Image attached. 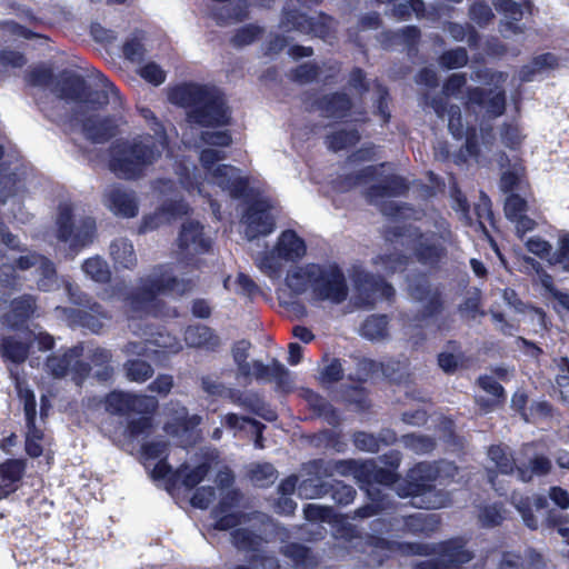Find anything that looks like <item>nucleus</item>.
<instances>
[{
  "label": "nucleus",
  "mask_w": 569,
  "mask_h": 569,
  "mask_svg": "<svg viewBox=\"0 0 569 569\" xmlns=\"http://www.w3.org/2000/svg\"><path fill=\"white\" fill-rule=\"evenodd\" d=\"M388 468H378L373 460L353 461L338 460L326 465L325 475L333 477H353L360 488L366 487L367 495L371 501L370 506L360 508L357 513L361 518L371 517L383 510L381 492L375 485H395L399 497L412 498V505L418 508L437 509L446 506V498L436 490L438 485H443L447 479L455 478L458 473L457 467L450 462L440 463L421 462L413 467L405 482L397 483L396 470L400 465V453L391 452L385 457Z\"/></svg>",
  "instance_id": "nucleus-1"
},
{
  "label": "nucleus",
  "mask_w": 569,
  "mask_h": 569,
  "mask_svg": "<svg viewBox=\"0 0 569 569\" xmlns=\"http://www.w3.org/2000/svg\"><path fill=\"white\" fill-rule=\"evenodd\" d=\"M231 141L227 130L201 131L199 142L194 146L201 148L200 163L204 178L200 179L196 174L197 169L190 162L180 161L176 169L179 186L190 196L211 198L216 189H219L231 198L247 197L249 179L238 168L219 163L226 159V152L216 148L228 147Z\"/></svg>",
  "instance_id": "nucleus-2"
},
{
  "label": "nucleus",
  "mask_w": 569,
  "mask_h": 569,
  "mask_svg": "<svg viewBox=\"0 0 569 569\" xmlns=\"http://www.w3.org/2000/svg\"><path fill=\"white\" fill-rule=\"evenodd\" d=\"M53 91L66 102L77 104L84 117L82 131L94 142L108 140L126 124L123 101L114 86L107 80L101 82V89H93L82 77L70 74L63 77Z\"/></svg>",
  "instance_id": "nucleus-3"
},
{
  "label": "nucleus",
  "mask_w": 569,
  "mask_h": 569,
  "mask_svg": "<svg viewBox=\"0 0 569 569\" xmlns=\"http://www.w3.org/2000/svg\"><path fill=\"white\" fill-rule=\"evenodd\" d=\"M141 117L152 122L153 134H136L113 143L110 151V170L123 179H134L144 173L167 149V136L153 112L139 108Z\"/></svg>",
  "instance_id": "nucleus-4"
},
{
  "label": "nucleus",
  "mask_w": 569,
  "mask_h": 569,
  "mask_svg": "<svg viewBox=\"0 0 569 569\" xmlns=\"http://www.w3.org/2000/svg\"><path fill=\"white\" fill-rule=\"evenodd\" d=\"M284 284L295 296H307L311 302L341 303L348 296L346 278L335 263L295 264L284 277Z\"/></svg>",
  "instance_id": "nucleus-5"
},
{
  "label": "nucleus",
  "mask_w": 569,
  "mask_h": 569,
  "mask_svg": "<svg viewBox=\"0 0 569 569\" xmlns=\"http://www.w3.org/2000/svg\"><path fill=\"white\" fill-rule=\"evenodd\" d=\"M182 269V262L176 266H161L153 269L146 278H142L138 291L124 298V308L129 319L157 315V297L159 295L179 296L187 292L192 282L189 278H178L183 273Z\"/></svg>",
  "instance_id": "nucleus-6"
},
{
  "label": "nucleus",
  "mask_w": 569,
  "mask_h": 569,
  "mask_svg": "<svg viewBox=\"0 0 569 569\" xmlns=\"http://www.w3.org/2000/svg\"><path fill=\"white\" fill-rule=\"evenodd\" d=\"M169 100L189 109L188 122L190 124L214 128L228 123V109L216 89L186 83L173 88L169 93Z\"/></svg>",
  "instance_id": "nucleus-7"
},
{
  "label": "nucleus",
  "mask_w": 569,
  "mask_h": 569,
  "mask_svg": "<svg viewBox=\"0 0 569 569\" xmlns=\"http://www.w3.org/2000/svg\"><path fill=\"white\" fill-rule=\"evenodd\" d=\"M166 452L167 443L163 441L150 442L143 447L146 467L151 470V475L154 479L167 480L172 485L177 481H181L186 488H193L207 476L209 471V466L207 463H202L193 468L184 465L173 471L163 460Z\"/></svg>",
  "instance_id": "nucleus-8"
},
{
  "label": "nucleus",
  "mask_w": 569,
  "mask_h": 569,
  "mask_svg": "<svg viewBox=\"0 0 569 569\" xmlns=\"http://www.w3.org/2000/svg\"><path fill=\"white\" fill-rule=\"evenodd\" d=\"M307 246L295 231L286 230L278 237L272 250L254 259L257 268L270 279H279L282 262H296L306 256Z\"/></svg>",
  "instance_id": "nucleus-9"
},
{
  "label": "nucleus",
  "mask_w": 569,
  "mask_h": 569,
  "mask_svg": "<svg viewBox=\"0 0 569 569\" xmlns=\"http://www.w3.org/2000/svg\"><path fill=\"white\" fill-rule=\"evenodd\" d=\"M157 407V400L153 397L136 396L121 391H113L106 398V409L112 413L119 415H140L136 419H131L128 423L127 431L129 437H137L150 427L148 417Z\"/></svg>",
  "instance_id": "nucleus-10"
},
{
  "label": "nucleus",
  "mask_w": 569,
  "mask_h": 569,
  "mask_svg": "<svg viewBox=\"0 0 569 569\" xmlns=\"http://www.w3.org/2000/svg\"><path fill=\"white\" fill-rule=\"evenodd\" d=\"M250 348L251 343L246 340L238 341L232 348L238 379L242 378L244 381L274 379L283 388L292 385L291 375L283 365L274 361L272 366L268 367L259 360L249 361Z\"/></svg>",
  "instance_id": "nucleus-11"
},
{
  "label": "nucleus",
  "mask_w": 569,
  "mask_h": 569,
  "mask_svg": "<svg viewBox=\"0 0 569 569\" xmlns=\"http://www.w3.org/2000/svg\"><path fill=\"white\" fill-rule=\"evenodd\" d=\"M81 358H91L93 362L103 363L110 358L104 349H91L84 346H77L69 350L63 357H51L48 359L47 368L56 378L71 376L72 380L79 383L90 371L89 365Z\"/></svg>",
  "instance_id": "nucleus-12"
},
{
  "label": "nucleus",
  "mask_w": 569,
  "mask_h": 569,
  "mask_svg": "<svg viewBox=\"0 0 569 569\" xmlns=\"http://www.w3.org/2000/svg\"><path fill=\"white\" fill-rule=\"evenodd\" d=\"M214 482L220 497L217 508L213 509L212 516L214 527L220 530H228L247 522V516L238 510V492L232 489L233 476L229 469L221 470Z\"/></svg>",
  "instance_id": "nucleus-13"
},
{
  "label": "nucleus",
  "mask_w": 569,
  "mask_h": 569,
  "mask_svg": "<svg viewBox=\"0 0 569 569\" xmlns=\"http://www.w3.org/2000/svg\"><path fill=\"white\" fill-rule=\"evenodd\" d=\"M154 190L164 198L162 206L153 213L143 217L140 230L147 232L177 219L188 212V204L180 199L178 186L171 180H158Z\"/></svg>",
  "instance_id": "nucleus-14"
},
{
  "label": "nucleus",
  "mask_w": 569,
  "mask_h": 569,
  "mask_svg": "<svg viewBox=\"0 0 569 569\" xmlns=\"http://www.w3.org/2000/svg\"><path fill=\"white\" fill-rule=\"evenodd\" d=\"M488 86L493 88L489 89L485 94V89H476L469 92V103L472 108H479L480 112H485L488 119L497 118L505 111L506 98L502 84L507 80V74L503 72H477V79H487Z\"/></svg>",
  "instance_id": "nucleus-15"
},
{
  "label": "nucleus",
  "mask_w": 569,
  "mask_h": 569,
  "mask_svg": "<svg viewBox=\"0 0 569 569\" xmlns=\"http://www.w3.org/2000/svg\"><path fill=\"white\" fill-rule=\"evenodd\" d=\"M74 207L70 202H62L58 208L57 216V237L60 241L76 249L87 244L94 231V220L91 218L83 219L80 224L73 221Z\"/></svg>",
  "instance_id": "nucleus-16"
},
{
  "label": "nucleus",
  "mask_w": 569,
  "mask_h": 569,
  "mask_svg": "<svg viewBox=\"0 0 569 569\" xmlns=\"http://www.w3.org/2000/svg\"><path fill=\"white\" fill-rule=\"evenodd\" d=\"M395 229H400V232L395 234L396 244L413 250L425 264L432 266L439 260L442 249L436 243L435 232L421 233V227L412 224L395 226Z\"/></svg>",
  "instance_id": "nucleus-17"
},
{
  "label": "nucleus",
  "mask_w": 569,
  "mask_h": 569,
  "mask_svg": "<svg viewBox=\"0 0 569 569\" xmlns=\"http://www.w3.org/2000/svg\"><path fill=\"white\" fill-rule=\"evenodd\" d=\"M17 389L24 402V415L27 420L26 432V451L30 457L37 458L44 452L46 446L49 443L44 435L43 428L37 422L36 418V399L32 390L22 388L18 382Z\"/></svg>",
  "instance_id": "nucleus-18"
},
{
  "label": "nucleus",
  "mask_w": 569,
  "mask_h": 569,
  "mask_svg": "<svg viewBox=\"0 0 569 569\" xmlns=\"http://www.w3.org/2000/svg\"><path fill=\"white\" fill-rule=\"evenodd\" d=\"M241 229L249 241L267 237L274 230V216L267 200L259 199L252 203L241 218Z\"/></svg>",
  "instance_id": "nucleus-19"
},
{
  "label": "nucleus",
  "mask_w": 569,
  "mask_h": 569,
  "mask_svg": "<svg viewBox=\"0 0 569 569\" xmlns=\"http://www.w3.org/2000/svg\"><path fill=\"white\" fill-rule=\"evenodd\" d=\"M168 420L164 430L168 435L178 439L181 446L194 439V429L199 426L201 418L197 415L189 416L184 407L178 402H170L166 408Z\"/></svg>",
  "instance_id": "nucleus-20"
},
{
  "label": "nucleus",
  "mask_w": 569,
  "mask_h": 569,
  "mask_svg": "<svg viewBox=\"0 0 569 569\" xmlns=\"http://www.w3.org/2000/svg\"><path fill=\"white\" fill-rule=\"evenodd\" d=\"M211 236L204 230V227L196 221L183 223L180 236L179 247L181 253L196 266L198 261L193 260L194 256L209 251L211 247Z\"/></svg>",
  "instance_id": "nucleus-21"
},
{
  "label": "nucleus",
  "mask_w": 569,
  "mask_h": 569,
  "mask_svg": "<svg viewBox=\"0 0 569 569\" xmlns=\"http://www.w3.org/2000/svg\"><path fill=\"white\" fill-rule=\"evenodd\" d=\"M23 174L18 157L4 156L0 148V201L6 202L23 187Z\"/></svg>",
  "instance_id": "nucleus-22"
},
{
  "label": "nucleus",
  "mask_w": 569,
  "mask_h": 569,
  "mask_svg": "<svg viewBox=\"0 0 569 569\" xmlns=\"http://www.w3.org/2000/svg\"><path fill=\"white\" fill-rule=\"evenodd\" d=\"M103 204L116 216L133 218L139 211L137 194L121 186L113 184L103 192Z\"/></svg>",
  "instance_id": "nucleus-23"
},
{
  "label": "nucleus",
  "mask_w": 569,
  "mask_h": 569,
  "mask_svg": "<svg viewBox=\"0 0 569 569\" xmlns=\"http://www.w3.org/2000/svg\"><path fill=\"white\" fill-rule=\"evenodd\" d=\"M182 349L181 342L169 333L159 332L156 338L144 342H130L127 351L132 355H144L150 358H160L174 355Z\"/></svg>",
  "instance_id": "nucleus-24"
},
{
  "label": "nucleus",
  "mask_w": 569,
  "mask_h": 569,
  "mask_svg": "<svg viewBox=\"0 0 569 569\" xmlns=\"http://www.w3.org/2000/svg\"><path fill=\"white\" fill-rule=\"evenodd\" d=\"M397 177H380L378 168L369 167L358 178L357 184L367 187V197L371 202L378 203L380 198L396 194L397 191L391 189V184H397Z\"/></svg>",
  "instance_id": "nucleus-25"
},
{
  "label": "nucleus",
  "mask_w": 569,
  "mask_h": 569,
  "mask_svg": "<svg viewBox=\"0 0 569 569\" xmlns=\"http://www.w3.org/2000/svg\"><path fill=\"white\" fill-rule=\"evenodd\" d=\"M16 263L19 270H27L31 267L36 268V272L39 274L37 280L39 289L49 291L57 286L53 264L46 258L30 253L16 259Z\"/></svg>",
  "instance_id": "nucleus-26"
},
{
  "label": "nucleus",
  "mask_w": 569,
  "mask_h": 569,
  "mask_svg": "<svg viewBox=\"0 0 569 569\" xmlns=\"http://www.w3.org/2000/svg\"><path fill=\"white\" fill-rule=\"evenodd\" d=\"M433 109L436 113L440 118L448 117V128L453 137L456 138H462L466 137V149L469 156L473 157L476 156V144L473 141L475 138V129L467 127L465 129L462 121H461V113L458 107H450L448 110H446L443 107L439 104H435Z\"/></svg>",
  "instance_id": "nucleus-27"
},
{
  "label": "nucleus",
  "mask_w": 569,
  "mask_h": 569,
  "mask_svg": "<svg viewBox=\"0 0 569 569\" xmlns=\"http://www.w3.org/2000/svg\"><path fill=\"white\" fill-rule=\"evenodd\" d=\"M495 8L505 16L506 22L502 24V33L507 37L509 33H521L522 28L517 24L525 14L531 11V4L527 1L517 3L512 0H495Z\"/></svg>",
  "instance_id": "nucleus-28"
},
{
  "label": "nucleus",
  "mask_w": 569,
  "mask_h": 569,
  "mask_svg": "<svg viewBox=\"0 0 569 569\" xmlns=\"http://www.w3.org/2000/svg\"><path fill=\"white\" fill-rule=\"evenodd\" d=\"M522 268L528 272H535L538 277L540 284L548 291L557 301L556 309L558 312L565 310L569 313V295L557 291L552 286V279L549 274L541 271L540 264L531 258H523Z\"/></svg>",
  "instance_id": "nucleus-29"
},
{
  "label": "nucleus",
  "mask_w": 569,
  "mask_h": 569,
  "mask_svg": "<svg viewBox=\"0 0 569 569\" xmlns=\"http://www.w3.org/2000/svg\"><path fill=\"white\" fill-rule=\"evenodd\" d=\"M26 469L23 460H8L0 465V499L17 489Z\"/></svg>",
  "instance_id": "nucleus-30"
},
{
  "label": "nucleus",
  "mask_w": 569,
  "mask_h": 569,
  "mask_svg": "<svg viewBox=\"0 0 569 569\" xmlns=\"http://www.w3.org/2000/svg\"><path fill=\"white\" fill-rule=\"evenodd\" d=\"M512 503L522 517L523 522L527 527L535 529L537 528L538 521L533 516V510L539 512L547 507V500L543 497L523 498L518 493H513Z\"/></svg>",
  "instance_id": "nucleus-31"
},
{
  "label": "nucleus",
  "mask_w": 569,
  "mask_h": 569,
  "mask_svg": "<svg viewBox=\"0 0 569 569\" xmlns=\"http://www.w3.org/2000/svg\"><path fill=\"white\" fill-rule=\"evenodd\" d=\"M356 283L361 296H366L363 299V305H373L377 300L389 299L393 295V288L381 280L370 278L362 282L360 276H358Z\"/></svg>",
  "instance_id": "nucleus-32"
},
{
  "label": "nucleus",
  "mask_w": 569,
  "mask_h": 569,
  "mask_svg": "<svg viewBox=\"0 0 569 569\" xmlns=\"http://www.w3.org/2000/svg\"><path fill=\"white\" fill-rule=\"evenodd\" d=\"M396 440V435L391 430H383L379 437H376L371 433L367 432H358L355 435V446L362 450L369 452H376L380 449V445L392 443Z\"/></svg>",
  "instance_id": "nucleus-33"
},
{
  "label": "nucleus",
  "mask_w": 569,
  "mask_h": 569,
  "mask_svg": "<svg viewBox=\"0 0 569 569\" xmlns=\"http://www.w3.org/2000/svg\"><path fill=\"white\" fill-rule=\"evenodd\" d=\"M184 340L189 347L214 348L219 345L218 337L206 326L189 327L186 330Z\"/></svg>",
  "instance_id": "nucleus-34"
},
{
  "label": "nucleus",
  "mask_w": 569,
  "mask_h": 569,
  "mask_svg": "<svg viewBox=\"0 0 569 569\" xmlns=\"http://www.w3.org/2000/svg\"><path fill=\"white\" fill-rule=\"evenodd\" d=\"M110 254L118 267L131 268L137 262L132 243L128 239H117L110 246Z\"/></svg>",
  "instance_id": "nucleus-35"
},
{
  "label": "nucleus",
  "mask_w": 569,
  "mask_h": 569,
  "mask_svg": "<svg viewBox=\"0 0 569 569\" xmlns=\"http://www.w3.org/2000/svg\"><path fill=\"white\" fill-rule=\"evenodd\" d=\"M412 298L418 300L428 311L429 315L435 313L440 303L438 293L432 291L425 278H420L416 287L409 286Z\"/></svg>",
  "instance_id": "nucleus-36"
},
{
  "label": "nucleus",
  "mask_w": 569,
  "mask_h": 569,
  "mask_svg": "<svg viewBox=\"0 0 569 569\" xmlns=\"http://www.w3.org/2000/svg\"><path fill=\"white\" fill-rule=\"evenodd\" d=\"M350 102L345 94L325 97L320 102L321 112L328 118L342 119L349 111Z\"/></svg>",
  "instance_id": "nucleus-37"
},
{
  "label": "nucleus",
  "mask_w": 569,
  "mask_h": 569,
  "mask_svg": "<svg viewBox=\"0 0 569 569\" xmlns=\"http://www.w3.org/2000/svg\"><path fill=\"white\" fill-rule=\"evenodd\" d=\"M1 356L13 362H23L28 355V347L21 340H17L13 337L4 338L0 343Z\"/></svg>",
  "instance_id": "nucleus-38"
},
{
  "label": "nucleus",
  "mask_w": 569,
  "mask_h": 569,
  "mask_svg": "<svg viewBox=\"0 0 569 569\" xmlns=\"http://www.w3.org/2000/svg\"><path fill=\"white\" fill-rule=\"evenodd\" d=\"M223 287L230 292H234L237 295H242L246 297H251L256 292H258L257 284L249 276L244 273H238V276L234 279H232L231 277H227L223 281Z\"/></svg>",
  "instance_id": "nucleus-39"
},
{
  "label": "nucleus",
  "mask_w": 569,
  "mask_h": 569,
  "mask_svg": "<svg viewBox=\"0 0 569 569\" xmlns=\"http://www.w3.org/2000/svg\"><path fill=\"white\" fill-rule=\"evenodd\" d=\"M479 387L490 397L488 400H483L481 396L477 397V401L485 409H489L490 407L499 402L500 398L503 395L502 387L493 378L488 376L479 378Z\"/></svg>",
  "instance_id": "nucleus-40"
},
{
  "label": "nucleus",
  "mask_w": 569,
  "mask_h": 569,
  "mask_svg": "<svg viewBox=\"0 0 569 569\" xmlns=\"http://www.w3.org/2000/svg\"><path fill=\"white\" fill-rule=\"evenodd\" d=\"M388 320L385 316H371L362 323L360 333L367 339H382L387 333Z\"/></svg>",
  "instance_id": "nucleus-41"
},
{
  "label": "nucleus",
  "mask_w": 569,
  "mask_h": 569,
  "mask_svg": "<svg viewBox=\"0 0 569 569\" xmlns=\"http://www.w3.org/2000/svg\"><path fill=\"white\" fill-rule=\"evenodd\" d=\"M144 33L137 31L126 41L123 46V54L132 62H141L147 53V48L143 43Z\"/></svg>",
  "instance_id": "nucleus-42"
},
{
  "label": "nucleus",
  "mask_w": 569,
  "mask_h": 569,
  "mask_svg": "<svg viewBox=\"0 0 569 569\" xmlns=\"http://www.w3.org/2000/svg\"><path fill=\"white\" fill-rule=\"evenodd\" d=\"M488 457L501 475H509L513 471L515 460L507 451V448L492 446L488 450Z\"/></svg>",
  "instance_id": "nucleus-43"
},
{
  "label": "nucleus",
  "mask_w": 569,
  "mask_h": 569,
  "mask_svg": "<svg viewBox=\"0 0 569 569\" xmlns=\"http://www.w3.org/2000/svg\"><path fill=\"white\" fill-rule=\"evenodd\" d=\"M82 270L87 277L96 282H104L110 278V271L106 261L99 257L90 258L84 261Z\"/></svg>",
  "instance_id": "nucleus-44"
},
{
  "label": "nucleus",
  "mask_w": 569,
  "mask_h": 569,
  "mask_svg": "<svg viewBox=\"0 0 569 569\" xmlns=\"http://www.w3.org/2000/svg\"><path fill=\"white\" fill-rule=\"evenodd\" d=\"M226 425L232 429H242L244 426H249L252 431L256 432V447L262 448V429L263 425L260 422L246 418V417H239L234 413H230L226 416Z\"/></svg>",
  "instance_id": "nucleus-45"
},
{
  "label": "nucleus",
  "mask_w": 569,
  "mask_h": 569,
  "mask_svg": "<svg viewBox=\"0 0 569 569\" xmlns=\"http://www.w3.org/2000/svg\"><path fill=\"white\" fill-rule=\"evenodd\" d=\"M550 468L551 462L547 458L542 456H536L535 458L530 459L529 468L518 466V475L521 481H528L533 475H546L549 472Z\"/></svg>",
  "instance_id": "nucleus-46"
},
{
  "label": "nucleus",
  "mask_w": 569,
  "mask_h": 569,
  "mask_svg": "<svg viewBox=\"0 0 569 569\" xmlns=\"http://www.w3.org/2000/svg\"><path fill=\"white\" fill-rule=\"evenodd\" d=\"M358 139L359 136L355 129H342L328 137V144L330 149L338 151L355 144Z\"/></svg>",
  "instance_id": "nucleus-47"
},
{
  "label": "nucleus",
  "mask_w": 569,
  "mask_h": 569,
  "mask_svg": "<svg viewBox=\"0 0 569 569\" xmlns=\"http://www.w3.org/2000/svg\"><path fill=\"white\" fill-rule=\"evenodd\" d=\"M526 248L529 252L542 258L547 259L551 264H555V257L557 256V251L551 253V244L543 240L538 236H533L527 239Z\"/></svg>",
  "instance_id": "nucleus-48"
},
{
  "label": "nucleus",
  "mask_w": 569,
  "mask_h": 569,
  "mask_svg": "<svg viewBox=\"0 0 569 569\" xmlns=\"http://www.w3.org/2000/svg\"><path fill=\"white\" fill-rule=\"evenodd\" d=\"M250 478L256 486L266 487L276 480V469L270 463L256 465L250 470Z\"/></svg>",
  "instance_id": "nucleus-49"
},
{
  "label": "nucleus",
  "mask_w": 569,
  "mask_h": 569,
  "mask_svg": "<svg viewBox=\"0 0 569 569\" xmlns=\"http://www.w3.org/2000/svg\"><path fill=\"white\" fill-rule=\"evenodd\" d=\"M139 76L153 86H160L166 80V71L156 62L148 61L138 69Z\"/></svg>",
  "instance_id": "nucleus-50"
},
{
  "label": "nucleus",
  "mask_w": 569,
  "mask_h": 569,
  "mask_svg": "<svg viewBox=\"0 0 569 569\" xmlns=\"http://www.w3.org/2000/svg\"><path fill=\"white\" fill-rule=\"evenodd\" d=\"M403 445L417 453H426L433 449L435 441L422 435H407L402 438Z\"/></svg>",
  "instance_id": "nucleus-51"
},
{
  "label": "nucleus",
  "mask_w": 569,
  "mask_h": 569,
  "mask_svg": "<svg viewBox=\"0 0 569 569\" xmlns=\"http://www.w3.org/2000/svg\"><path fill=\"white\" fill-rule=\"evenodd\" d=\"M152 368L141 360H133L127 363V376L130 380L142 382L152 376Z\"/></svg>",
  "instance_id": "nucleus-52"
},
{
  "label": "nucleus",
  "mask_w": 569,
  "mask_h": 569,
  "mask_svg": "<svg viewBox=\"0 0 569 569\" xmlns=\"http://www.w3.org/2000/svg\"><path fill=\"white\" fill-rule=\"evenodd\" d=\"M232 542L239 549H256L259 539L247 528L239 527L231 533Z\"/></svg>",
  "instance_id": "nucleus-53"
},
{
  "label": "nucleus",
  "mask_w": 569,
  "mask_h": 569,
  "mask_svg": "<svg viewBox=\"0 0 569 569\" xmlns=\"http://www.w3.org/2000/svg\"><path fill=\"white\" fill-rule=\"evenodd\" d=\"M406 526L413 532H427L433 530L435 521L428 515L418 512L407 517Z\"/></svg>",
  "instance_id": "nucleus-54"
},
{
  "label": "nucleus",
  "mask_w": 569,
  "mask_h": 569,
  "mask_svg": "<svg viewBox=\"0 0 569 569\" xmlns=\"http://www.w3.org/2000/svg\"><path fill=\"white\" fill-rule=\"evenodd\" d=\"M382 212L386 216H390L395 219L396 223L400 221L417 219L418 212L409 207H398L393 201L389 202L382 208Z\"/></svg>",
  "instance_id": "nucleus-55"
},
{
  "label": "nucleus",
  "mask_w": 569,
  "mask_h": 569,
  "mask_svg": "<svg viewBox=\"0 0 569 569\" xmlns=\"http://www.w3.org/2000/svg\"><path fill=\"white\" fill-rule=\"evenodd\" d=\"M528 210V204L525 199L519 197L518 194H510L505 202V213L506 217L510 219H515L520 214H525Z\"/></svg>",
  "instance_id": "nucleus-56"
},
{
  "label": "nucleus",
  "mask_w": 569,
  "mask_h": 569,
  "mask_svg": "<svg viewBox=\"0 0 569 569\" xmlns=\"http://www.w3.org/2000/svg\"><path fill=\"white\" fill-rule=\"evenodd\" d=\"M505 519V511L497 505L485 507L479 513V521L485 527H493Z\"/></svg>",
  "instance_id": "nucleus-57"
},
{
  "label": "nucleus",
  "mask_w": 569,
  "mask_h": 569,
  "mask_svg": "<svg viewBox=\"0 0 569 569\" xmlns=\"http://www.w3.org/2000/svg\"><path fill=\"white\" fill-rule=\"evenodd\" d=\"M468 61V56L465 49L458 48L446 52L441 57V64L448 69L461 68Z\"/></svg>",
  "instance_id": "nucleus-58"
},
{
  "label": "nucleus",
  "mask_w": 569,
  "mask_h": 569,
  "mask_svg": "<svg viewBox=\"0 0 569 569\" xmlns=\"http://www.w3.org/2000/svg\"><path fill=\"white\" fill-rule=\"evenodd\" d=\"M303 513L309 521H329L332 518V509L317 503H309L305 507Z\"/></svg>",
  "instance_id": "nucleus-59"
},
{
  "label": "nucleus",
  "mask_w": 569,
  "mask_h": 569,
  "mask_svg": "<svg viewBox=\"0 0 569 569\" xmlns=\"http://www.w3.org/2000/svg\"><path fill=\"white\" fill-rule=\"evenodd\" d=\"M395 14L400 19H407L411 14L420 18L423 14V2L421 0H408L407 3H400L397 7Z\"/></svg>",
  "instance_id": "nucleus-60"
},
{
  "label": "nucleus",
  "mask_w": 569,
  "mask_h": 569,
  "mask_svg": "<svg viewBox=\"0 0 569 569\" xmlns=\"http://www.w3.org/2000/svg\"><path fill=\"white\" fill-rule=\"evenodd\" d=\"M261 29L258 26L249 24L240 30L233 37V43L236 46H247L253 42L260 34Z\"/></svg>",
  "instance_id": "nucleus-61"
},
{
  "label": "nucleus",
  "mask_w": 569,
  "mask_h": 569,
  "mask_svg": "<svg viewBox=\"0 0 569 569\" xmlns=\"http://www.w3.org/2000/svg\"><path fill=\"white\" fill-rule=\"evenodd\" d=\"M325 493V488L318 485L315 479L303 480L298 487V495L305 499H315Z\"/></svg>",
  "instance_id": "nucleus-62"
},
{
  "label": "nucleus",
  "mask_w": 569,
  "mask_h": 569,
  "mask_svg": "<svg viewBox=\"0 0 569 569\" xmlns=\"http://www.w3.org/2000/svg\"><path fill=\"white\" fill-rule=\"evenodd\" d=\"M216 497V489L212 487H200L193 493L191 503L193 507L206 509Z\"/></svg>",
  "instance_id": "nucleus-63"
},
{
  "label": "nucleus",
  "mask_w": 569,
  "mask_h": 569,
  "mask_svg": "<svg viewBox=\"0 0 569 569\" xmlns=\"http://www.w3.org/2000/svg\"><path fill=\"white\" fill-rule=\"evenodd\" d=\"M555 262L561 264L565 270L569 271V233L559 236Z\"/></svg>",
  "instance_id": "nucleus-64"
}]
</instances>
